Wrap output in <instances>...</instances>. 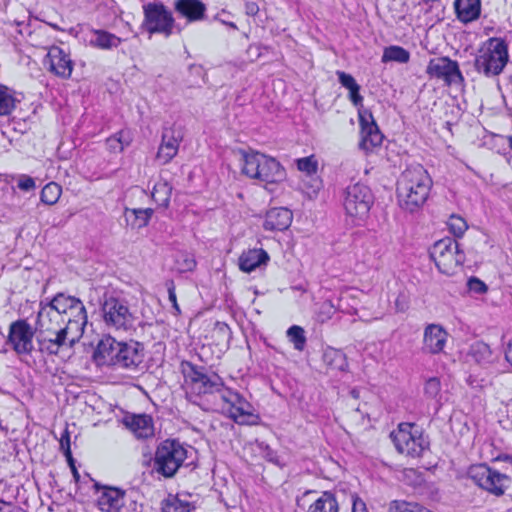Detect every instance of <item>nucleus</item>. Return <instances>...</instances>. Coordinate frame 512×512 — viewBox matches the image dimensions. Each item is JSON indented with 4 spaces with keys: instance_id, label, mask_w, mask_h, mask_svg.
Here are the masks:
<instances>
[{
    "instance_id": "f257e3e1",
    "label": "nucleus",
    "mask_w": 512,
    "mask_h": 512,
    "mask_svg": "<svg viewBox=\"0 0 512 512\" xmlns=\"http://www.w3.org/2000/svg\"><path fill=\"white\" fill-rule=\"evenodd\" d=\"M87 324L83 302L63 293L43 304L37 313L35 335L40 350L57 355L62 348H71L80 340Z\"/></svg>"
},
{
    "instance_id": "f03ea898",
    "label": "nucleus",
    "mask_w": 512,
    "mask_h": 512,
    "mask_svg": "<svg viewBox=\"0 0 512 512\" xmlns=\"http://www.w3.org/2000/svg\"><path fill=\"white\" fill-rule=\"evenodd\" d=\"M144 345L138 341L119 342L108 336L101 339L95 350V358L102 364L114 365L134 371L143 363Z\"/></svg>"
},
{
    "instance_id": "7ed1b4c3",
    "label": "nucleus",
    "mask_w": 512,
    "mask_h": 512,
    "mask_svg": "<svg viewBox=\"0 0 512 512\" xmlns=\"http://www.w3.org/2000/svg\"><path fill=\"white\" fill-rule=\"evenodd\" d=\"M432 180L422 165L405 169L397 181V197L400 206L414 212L427 200Z\"/></svg>"
},
{
    "instance_id": "20e7f679",
    "label": "nucleus",
    "mask_w": 512,
    "mask_h": 512,
    "mask_svg": "<svg viewBox=\"0 0 512 512\" xmlns=\"http://www.w3.org/2000/svg\"><path fill=\"white\" fill-rule=\"evenodd\" d=\"M239 153L242 173L248 178L266 184L278 183L284 180L286 176L285 169L275 158L259 152L246 153L240 151Z\"/></svg>"
},
{
    "instance_id": "39448f33",
    "label": "nucleus",
    "mask_w": 512,
    "mask_h": 512,
    "mask_svg": "<svg viewBox=\"0 0 512 512\" xmlns=\"http://www.w3.org/2000/svg\"><path fill=\"white\" fill-rule=\"evenodd\" d=\"M508 62V47L501 38H491L475 59V68L486 76L499 75Z\"/></svg>"
},
{
    "instance_id": "423d86ee",
    "label": "nucleus",
    "mask_w": 512,
    "mask_h": 512,
    "mask_svg": "<svg viewBox=\"0 0 512 512\" xmlns=\"http://www.w3.org/2000/svg\"><path fill=\"white\" fill-rule=\"evenodd\" d=\"M390 437L399 453L412 458L420 457L429 447L427 437L412 423H401Z\"/></svg>"
},
{
    "instance_id": "0eeeda50",
    "label": "nucleus",
    "mask_w": 512,
    "mask_h": 512,
    "mask_svg": "<svg viewBox=\"0 0 512 512\" xmlns=\"http://www.w3.org/2000/svg\"><path fill=\"white\" fill-rule=\"evenodd\" d=\"M187 458V450L176 440H165L155 452L153 469L165 478L173 477Z\"/></svg>"
},
{
    "instance_id": "6e6552de",
    "label": "nucleus",
    "mask_w": 512,
    "mask_h": 512,
    "mask_svg": "<svg viewBox=\"0 0 512 512\" xmlns=\"http://www.w3.org/2000/svg\"><path fill=\"white\" fill-rule=\"evenodd\" d=\"M342 203L347 216L363 221L374 203V196L367 185L357 182L344 189Z\"/></svg>"
},
{
    "instance_id": "1a4fd4ad",
    "label": "nucleus",
    "mask_w": 512,
    "mask_h": 512,
    "mask_svg": "<svg viewBox=\"0 0 512 512\" xmlns=\"http://www.w3.org/2000/svg\"><path fill=\"white\" fill-rule=\"evenodd\" d=\"M144 19L141 28L152 34H161L168 38L172 35L175 19L172 12L161 2H149L143 5Z\"/></svg>"
},
{
    "instance_id": "9d476101",
    "label": "nucleus",
    "mask_w": 512,
    "mask_h": 512,
    "mask_svg": "<svg viewBox=\"0 0 512 512\" xmlns=\"http://www.w3.org/2000/svg\"><path fill=\"white\" fill-rule=\"evenodd\" d=\"M430 257L439 271L446 275H453L464 262V254L459 250L456 240L445 237L430 249Z\"/></svg>"
},
{
    "instance_id": "9b49d317",
    "label": "nucleus",
    "mask_w": 512,
    "mask_h": 512,
    "mask_svg": "<svg viewBox=\"0 0 512 512\" xmlns=\"http://www.w3.org/2000/svg\"><path fill=\"white\" fill-rule=\"evenodd\" d=\"M185 384L192 393L197 395L221 393L225 390L224 383L216 373H206L204 368H199L191 363L183 365Z\"/></svg>"
},
{
    "instance_id": "f8f14e48",
    "label": "nucleus",
    "mask_w": 512,
    "mask_h": 512,
    "mask_svg": "<svg viewBox=\"0 0 512 512\" xmlns=\"http://www.w3.org/2000/svg\"><path fill=\"white\" fill-rule=\"evenodd\" d=\"M101 311L107 327L122 331L134 328L136 317L130 312L124 300L113 296L105 297Z\"/></svg>"
},
{
    "instance_id": "ddd939ff",
    "label": "nucleus",
    "mask_w": 512,
    "mask_h": 512,
    "mask_svg": "<svg viewBox=\"0 0 512 512\" xmlns=\"http://www.w3.org/2000/svg\"><path fill=\"white\" fill-rule=\"evenodd\" d=\"M468 476L477 486L495 496H502L511 482L508 475L491 469L486 464L470 466Z\"/></svg>"
},
{
    "instance_id": "4468645a",
    "label": "nucleus",
    "mask_w": 512,
    "mask_h": 512,
    "mask_svg": "<svg viewBox=\"0 0 512 512\" xmlns=\"http://www.w3.org/2000/svg\"><path fill=\"white\" fill-rule=\"evenodd\" d=\"M427 73L431 77L442 79L447 85L461 84L464 81L458 63L447 57L430 60L427 66Z\"/></svg>"
},
{
    "instance_id": "2eb2a0df",
    "label": "nucleus",
    "mask_w": 512,
    "mask_h": 512,
    "mask_svg": "<svg viewBox=\"0 0 512 512\" xmlns=\"http://www.w3.org/2000/svg\"><path fill=\"white\" fill-rule=\"evenodd\" d=\"M33 330L26 320L12 322L9 327L8 343L18 354H28L33 350Z\"/></svg>"
},
{
    "instance_id": "dca6fc26",
    "label": "nucleus",
    "mask_w": 512,
    "mask_h": 512,
    "mask_svg": "<svg viewBox=\"0 0 512 512\" xmlns=\"http://www.w3.org/2000/svg\"><path fill=\"white\" fill-rule=\"evenodd\" d=\"M359 123L361 127L359 147L368 152L380 146L383 141V134L379 130L372 113L368 110H359Z\"/></svg>"
},
{
    "instance_id": "f3484780",
    "label": "nucleus",
    "mask_w": 512,
    "mask_h": 512,
    "mask_svg": "<svg viewBox=\"0 0 512 512\" xmlns=\"http://www.w3.org/2000/svg\"><path fill=\"white\" fill-rule=\"evenodd\" d=\"M220 398L226 404L224 408L236 422H243L245 417L252 415L250 403L237 392L225 389Z\"/></svg>"
},
{
    "instance_id": "a211bd4d",
    "label": "nucleus",
    "mask_w": 512,
    "mask_h": 512,
    "mask_svg": "<svg viewBox=\"0 0 512 512\" xmlns=\"http://www.w3.org/2000/svg\"><path fill=\"white\" fill-rule=\"evenodd\" d=\"M448 339L447 331L439 324H428L424 328L422 350L429 354L443 352Z\"/></svg>"
},
{
    "instance_id": "6ab92c4d",
    "label": "nucleus",
    "mask_w": 512,
    "mask_h": 512,
    "mask_svg": "<svg viewBox=\"0 0 512 512\" xmlns=\"http://www.w3.org/2000/svg\"><path fill=\"white\" fill-rule=\"evenodd\" d=\"M180 133L173 128H166L162 133V143L157 152V158L162 161L163 164L170 162L177 154Z\"/></svg>"
},
{
    "instance_id": "aec40b11",
    "label": "nucleus",
    "mask_w": 512,
    "mask_h": 512,
    "mask_svg": "<svg viewBox=\"0 0 512 512\" xmlns=\"http://www.w3.org/2000/svg\"><path fill=\"white\" fill-rule=\"evenodd\" d=\"M50 70L56 75L68 78L72 73V61L59 47H52L47 54Z\"/></svg>"
},
{
    "instance_id": "412c9836",
    "label": "nucleus",
    "mask_w": 512,
    "mask_h": 512,
    "mask_svg": "<svg viewBox=\"0 0 512 512\" xmlns=\"http://www.w3.org/2000/svg\"><path fill=\"white\" fill-rule=\"evenodd\" d=\"M292 218V212L289 209L272 208L266 213L263 227L269 231H283L291 225Z\"/></svg>"
},
{
    "instance_id": "4be33fe9",
    "label": "nucleus",
    "mask_w": 512,
    "mask_h": 512,
    "mask_svg": "<svg viewBox=\"0 0 512 512\" xmlns=\"http://www.w3.org/2000/svg\"><path fill=\"white\" fill-rule=\"evenodd\" d=\"M124 424L137 438L146 439L154 435L153 420L149 415L126 416Z\"/></svg>"
},
{
    "instance_id": "5701e85b",
    "label": "nucleus",
    "mask_w": 512,
    "mask_h": 512,
    "mask_svg": "<svg viewBox=\"0 0 512 512\" xmlns=\"http://www.w3.org/2000/svg\"><path fill=\"white\" fill-rule=\"evenodd\" d=\"M175 10L188 22H195L204 18L206 7L200 0H176Z\"/></svg>"
},
{
    "instance_id": "b1692460",
    "label": "nucleus",
    "mask_w": 512,
    "mask_h": 512,
    "mask_svg": "<svg viewBox=\"0 0 512 512\" xmlns=\"http://www.w3.org/2000/svg\"><path fill=\"white\" fill-rule=\"evenodd\" d=\"M269 260L268 253L263 249H250L239 257V268L243 272L250 273Z\"/></svg>"
},
{
    "instance_id": "393cba45",
    "label": "nucleus",
    "mask_w": 512,
    "mask_h": 512,
    "mask_svg": "<svg viewBox=\"0 0 512 512\" xmlns=\"http://www.w3.org/2000/svg\"><path fill=\"white\" fill-rule=\"evenodd\" d=\"M454 9L457 18L463 23H469L479 18L481 12L480 0H455Z\"/></svg>"
},
{
    "instance_id": "a878e982",
    "label": "nucleus",
    "mask_w": 512,
    "mask_h": 512,
    "mask_svg": "<svg viewBox=\"0 0 512 512\" xmlns=\"http://www.w3.org/2000/svg\"><path fill=\"white\" fill-rule=\"evenodd\" d=\"M124 493L117 488L103 487L98 497V506L102 511H118L123 505Z\"/></svg>"
},
{
    "instance_id": "bb28decb",
    "label": "nucleus",
    "mask_w": 512,
    "mask_h": 512,
    "mask_svg": "<svg viewBox=\"0 0 512 512\" xmlns=\"http://www.w3.org/2000/svg\"><path fill=\"white\" fill-rule=\"evenodd\" d=\"M92 33L93 38L90 40V44L99 49L117 48L122 42L121 38L105 30L96 29Z\"/></svg>"
},
{
    "instance_id": "cd10ccee",
    "label": "nucleus",
    "mask_w": 512,
    "mask_h": 512,
    "mask_svg": "<svg viewBox=\"0 0 512 512\" xmlns=\"http://www.w3.org/2000/svg\"><path fill=\"white\" fill-rule=\"evenodd\" d=\"M340 84L349 90V99L354 106H362L363 97L360 95V86L357 84L354 77L343 71L337 72Z\"/></svg>"
},
{
    "instance_id": "c85d7f7f",
    "label": "nucleus",
    "mask_w": 512,
    "mask_h": 512,
    "mask_svg": "<svg viewBox=\"0 0 512 512\" xmlns=\"http://www.w3.org/2000/svg\"><path fill=\"white\" fill-rule=\"evenodd\" d=\"M153 214V209L151 208H139V209H126L125 210V219L132 226V228L140 229L145 227L151 216Z\"/></svg>"
},
{
    "instance_id": "c756f323",
    "label": "nucleus",
    "mask_w": 512,
    "mask_h": 512,
    "mask_svg": "<svg viewBox=\"0 0 512 512\" xmlns=\"http://www.w3.org/2000/svg\"><path fill=\"white\" fill-rule=\"evenodd\" d=\"M323 362L332 370L344 371L347 367L345 354L341 350L332 347L325 349Z\"/></svg>"
},
{
    "instance_id": "7c9ffc66",
    "label": "nucleus",
    "mask_w": 512,
    "mask_h": 512,
    "mask_svg": "<svg viewBox=\"0 0 512 512\" xmlns=\"http://www.w3.org/2000/svg\"><path fill=\"white\" fill-rule=\"evenodd\" d=\"M309 512H338V502L331 492H324L310 506Z\"/></svg>"
},
{
    "instance_id": "2f4dec72",
    "label": "nucleus",
    "mask_w": 512,
    "mask_h": 512,
    "mask_svg": "<svg viewBox=\"0 0 512 512\" xmlns=\"http://www.w3.org/2000/svg\"><path fill=\"white\" fill-rule=\"evenodd\" d=\"M410 59L409 52L400 46H389L385 48L382 55V62H398V63H407Z\"/></svg>"
},
{
    "instance_id": "473e14b6",
    "label": "nucleus",
    "mask_w": 512,
    "mask_h": 512,
    "mask_svg": "<svg viewBox=\"0 0 512 512\" xmlns=\"http://www.w3.org/2000/svg\"><path fill=\"white\" fill-rule=\"evenodd\" d=\"M62 194V187L56 182L46 184L40 194V200L46 205H54Z\"/></svg>"
},
{
    "instance_id": "72a5a7b5",
    "label": "nucleus",
    "mask_w": 512,
    "mask_h": 512,
    "mask_svg": "<svg viewBox=\"0 0 512 512\" xmlns=\"http://www.w3.org/2000/svg\"><path fill=\"white\" fill-rule=\"evenodd\" d=\"M172 188L165 181H159L152 191L153 200L160 206H167L171 197Z\"/></svg>"
},
{
    "instance_id": "f704fd0d",
    "label": "nucleus",
    "mask_w": 512,
    "mask_h": 512,
    "mask_svg": "<svg viewBox=\"0 0 512 512\" xmlns=\"http://www.w3.org/2000/svg\"><path fill=\"white\" fill-rule=\"evenodd\" d=\"M13 92L6 86L0 85V116L10 114L15 108Z\"/></svg>"
},
{
    "instance_id": "c9c22d12",
    "label": "nucleus",
    "mask_w": 512,
    "mask_h": 512,
    "mask_svg": "<svg viewBox=\"0 0 512 512\" xmlns=\"http://www.w3.org/2000/svg\"><path fill=\"white\" fill-rule=\"evenodd\" d=\"M470 355L476 362L486 363L490 361L492 352L488 344L477 341L471 345Z\"/></svg>"
},
{
    "instance_id": "e433bc0d",
    "label": "nucleus",
    "mask_w": 512,
    "mask_h": 512,
    "mask_svg": "<svg viewBox=\"0 0 512 512\" xmlns=\"http://www.w3.org/2000/svg\"><path fill=\"white\" fill-rule=\"evenodd\" d=\"M287 337L298 351H303L306 344L305 331L298 325H293L287 330Z\"/></svg>"
},
{
    "instance_id": "4c0bfd02",
    "label": "nucleus",
    "mask_w": 512,
    "mask_h": 512,
    "mask_svg": "<svg viewBox=\"0 0 512 512\" xmlns=\"http://www.w3.org/2000/svg\"><path fill=\"white\" fill-rule=\"evenodd\" d=\"M322 188V181L319 176L308 175L302 179V189L309 198H313Z\"/></svg>"
},
{
    "instance_id": "58836bf2",
    "label": "nucleus",
    "mask_w": 512,
    "mask_h": 512,
    "mask_svg": "<svg viewBox=\"0 0 512 512\" xmlns=\"http://www.w3.org/2000/svg\"><path fill=\"white\" fill-rule=\"evenodd\" d=\"M422 505L405 500H393L388 504V512H419Z\"/></svg>"
},
{
    "instance_id": "ea45409f",
    "label": "nucleus",
    "mask_w": 512,
    "mask_h": 512,
    "mask_svg": "<svg viewBox=\"0 0 512 512\" xmlns=\"http://www.w3.org/2000/svg\"><path fill=\"white\" fill-rule=\"evenodd\" d=\"M107 146L112 152H121L123 151L125 146H128L130 143V139L125 137V132L120 131L114 136H111L106 141Z\"/></svg>"
},
{
    "instance_id": "a19ab883",
    "label": "nucleus",
    "mask_w": 512,
    "mask_h": 512,
    "mask_svg": "<svg viewBox=\"0 0 512 512\" xmlns=\"http://www.w3.org/2000/svg\"><path fill=\"white\" fill-rule=\"evenodd\" d=\"M447 224H448L450 232L455 237H461L468 228V225H467L465 219L458 215L450 216Z\"/></svg>"
},
{
    "instance_id": "79ce46f5",
    "label": "nucleus",
    "mask_w": 512,
    "mask_h": 512,
    "mask_svg": "<svg viewBox=\"0 0 512 512\" xmlns=\"http://www.w3.org/2000/svg\"><path fill=\"white\" fill-rule=\"evenodd\" d=\"M297 168L306 175H315L317 173L318 163L315 157L308 156L297 160Z\"/></svg>"
},
{
    "instance_id": "37998d69",
    "label": "nucleus",
    "mask_w": 512,
    "mask_h": 512,
    "mask_svg": "<svg viewBox=\"0 0 512 512\" xmlns=\"http://www.w3.org/2000/svg\"><path fill=\"white\" fill-rule=\"evenodd\" d=\"M176 267L180 272L192 271L196 267V261L192 255L181 252L177 255Z\"/></svg>"
},
{
    "instance_id": "c03bdc74",
    "label": "nucleus",
    "mask_w": 512,
    "mask_h": 512,
    "mask_svg": "<svg viewBox=\"0 0 512 512\" xmlns=\"http://www.w3.org/2000/svg\"><path fill=\"white\" fill-rule=\"evenodd\" d=\"M335 311L336 309L331 301H324L316 313V320L320 323H325L333 317Z\"/></svg>"
},
{
    "instance_id": "a18cd8bd",
    "label": "nucleus",
    "mask_w": 512,
    "mask_h": 512,
    "mask_svg": "<svg viewBox=\"0 0 512 512\" xmlns=\"http://www.w3.org/2000/svg\"><path fill=\"white\" fill-rule=\"evenodd\" d=\"M190 505L189 503L183 502L179 500L178 498H171L168 499L163 508L162 512H190Z\"/></svg>"
},
{
    "instance_id": "49530a36",
    "label": "nucleus",
    "mask_w": 512,
    "mask_h": 512,
    "mask_svg": "<svg viewBox=\"0 0 512 512\" xmlns=\"http://www.w3.org/2000/svg\"><path fill=\"white\" fill-rule=\"evenodd\" d=\"M425 394L432 399H435L441 391L440 380L436 377L428 379L424 387Z\"/></svg>"
},
{
    "instance_id": "de8ad7c7",
    "label": "nucleus",
    "mask_w": 512,
    "mask_h": 512,
    "mask_svg": "<svg viewBox=\"0 0 512 512\" xmlns=\"http://www.w3.org/2000/svg\"><path fill=\"white\" fill-rule=\"evenodd\" d=\"M60 449L63 451L68 461L72 462V453L70 449V434L68 429H65L61 434L60 440Z\"/></svg>"
},
{
    "instance_id": "09e8293b",
    "label": "nucleus",
    "mask_w": 512,
    "mask_h": 512,
    "mask_svg": "<svg viewBox=\"0 0 512 512\" xmlns=\"http://www.w3.org/2000/svg\"><path fill=\"white\" fill-rule=\"evenodd\" d=\"M17 186L22 191H31L36 188V183L32 177L23 174L19 176Z\"/></svg>"
},
{
    "instance_id": "8fccbe9b",
    "label": "nucleus",
    "mask_w": 512,
    "mask_h": 512,
    "mask_svg": "<svg viewBox=\"0 0 512 512\" xmlns=\"http://www.w3.org/2000/svg\"><path fill=\"white\" fill-rule=\"evenodd\" d=\"M467 285H468L469 291L476 293V294H483L487 291L486 284L476 277L470 278L468 280Z\"/></svg>"
},
{
    "instance_id": "3c124183",
    "label": "nucleus",
    "mask_w": 512,
    "mask_h": 512,
    "mask_svg": "<svg viewBox=\"0 0 512 512\" xmlns=\"http://www.w3.org/2000/svg\"><path fill=\"white\" fill-rule=\"evenodd\" d=\"M352 512H369L366 504L356 496H352Z\"/></svg>"
},
{
    "instance_id": "603ef678",
    "label": "nucleus",
    "mask_w": 512,
    "mask_h": 512,
    "mask_svg": "<svg viewBox=\"0 0 512 512\" xmlns=\"http://www.w3.org/2000/svg\"><path fill=\"white\" fill-rule=\"evenodd\" d=\"M168 298H169V301L172 303V306H173L175 312L180 313V308L178 306L177 297H176V293H175V287L173 285H171L168 288Z\"/></svg>"
},
{
    "instance_id": "864d4df0",
    "label": "nucleus",
    "mask_w": 512,
    "mask_h": 512,
    "mask_svg": "<svg viewBox=\"0 0 512 512\" xmlns=\"http://www.w3.org/2000/svg\"><path fill=\"white\" fill-rule=\"evenodd\" d=\"M0 512H25L22 508L14 506L9 502H3Z\"/></svg>"
},
{
    "instance_id": "5fc2aeb1",
    "label": "nucleus",
    "mask_w": 512,
    "mask_h": 512,
    "mask_svg": "<svg viewBox=\"0 0 512 512\" xmlns=\"http://www.w3.org/2000/svg\"><path fill=\"white\" fill-rule=\"evenodd\" d=\"M259 11V8L256 3H247L246 4V13L248 15H256Z\"/></svg>"
},
{
    "instance_id": "6e6d98bb",
    "label": "nucleus",
    "mask_w": 512,
    "mask_h": 512,
    "mask_svg": "<svg viewBox=\"0 0 512 512\" xmlns=\"http://www.w3.org/2000/svg\"><path fill=\"white\" fill-rule=\"evenodd\" d=\"M505 358L512 365V339L508 342L505 350Z\"/></svg>"
},
{
    "instance_id": "4d7b16f0",
    "label": "nucleus",
    "mask_w": 512,
    "mask_h": 512,
    "mask_svg": "<svg viewBox=\"0 0 512 512\" xmlns=\"http://www.w3.org/2000/svg\"><path fill=\"white\" fill-rule=\"evenodd\" d=\"M68 462H69V465H70L71 470L73 472V476H74L75 480L78 481L80 475H79V473H78V471H77V469H76V467L74 465V461L72 460V462L71 461H68Z\"/></svg>"
},
{
    "instance_id": "13d9d810",
    "label": "nucleus",
    "mask_w": 512,
    "mask_h": 512,
    "mask_svg": "<svg viewBox=\"0 0 512 512\" xmlns=\"http://www.w3.org/2000/svg\"><path fill=\"white\" fill-rule=\"evenodd\" d=\"M351 394L354 398H358V392L356 390H352Z\"/></svg>"
},
{
    "instance_id": "bf43d9fd",
    "label": "nucleus",
    "mask_w": 512,
    "mask_h": 512,
    "mask_svg": "<svg viewBox=\"0 0 512 512\" xmlns=\"http://www.w3.org/2000/svg\"><path fill=\"white\" fill-rule=\"evenodd\" d=\"M509 147L512 149V135L508 137Z\"/></svg>"
},
{
    "instance_id": "052dcab7",
    "label": "nucleus",
    "mask_w": 512,
    "mask_h": 512,
    "mask_svg": "<svg viewBox=\"0 0 512 512\" xmlns=\"http://www.w3.org/2000/svg\"><path fill=\"white\" fill-rule=\"evenodd\" d=\"M504 459L507 460V461L512 460V458L510 456H508V455H506Z\"/></svg>"
},
{
    "instance_id": "680f3d73",
    "label": "nucleus",
    "mask_w": 512,
    "mask_h": 512,
    "mask_svg": "<svg viewBox=\"0 0 512 512\" xmlns=\"http://www.w3.org/2000/svg\"><path fill=\"white\" fill-rule=\"evenodd\" d=\"M230 27L236 28V25L234 23H229Z\"/></svg>"
},
{
    "instance_id": "e2e57ef3",
    "label": "nucleus",
    "mask_w": 512,
    "mask_h": 512,
    "mask_svg": "<svg viewBox=\"0 0 512 512\" xmlns=\"http://www.w3.org/2000/svg\"><path fill=\"white\" fill-rule=\"evenodd\" d=\"M3 502H4V501L0 500V507L2 506Z\"/></svg>"
}]
</instances>
